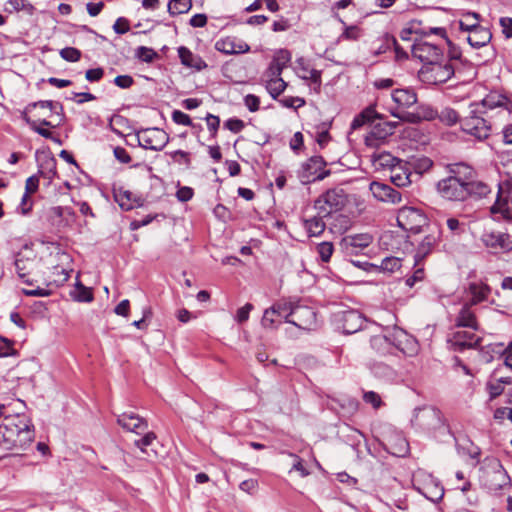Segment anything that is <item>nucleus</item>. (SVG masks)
I'll return each mask as SVG.
<instances>
[{"mask_svg": "<svg viewBox=\"0 0 512 512\" xmlns=\"http://www.w3.org/2000/svg\"><path fill=\"white\" fill-rule=\"evenodd\" d=\"M0 449L25 450L34 440V426L25 414L12 415L7 409L1 416Z\"/></svg>", "mask_w": 512, "mask_h": 512, "instance_id": "f257e3e1", "label": "nucleus"}, {"mask_svg": "<svg viewBox=\"0 0 512 512\" xmlns=\"http://www.w3.org/2000/svg\"><path fill=\"white\" fill-rule=\"evenodd\" d=\"M458 71L457 65L443 60L423 65L419 71L420 79L427 84L437 85L447 82Z\"/></svg>", "mask_w": 512, "mask_h": 512, "instance_id": "f03ea898", "label": "nucleus"}, {"mask_svg": "<svg viewBox=\"0 0 512 512\" xmlns=\"http://www.w3.org/2000/svg\"><path fill=\"white\" fill-rule=\"evenodd\" d=\"M347 195L341 188H333L323 193L314 203L315 209L321 216H330L344 208Z\"/></svg>", "mask_w": 512, "mask_h": 512, "instance_id": "7ed1b4c3", "label": "nucleus"}, {"mask_svg": "<svg viewBox=\"0 0 512 512\" xmlns=\"http://www.w3.org/2000/svg\"><path fill=\"white\" fill-rule=\"evenodd\" d=\"M481 113L477 108L471 109L469 115L460 120V125L463 132L478 140H485L490 136L492 127Z\"/></svg>", "mask_w": 512, "mask_h": 512, "instance_id": "20e7f679", "label": "nucleus"}, {"mask_svg": "<svg viewBox=\"0 0 512 512\" xmlns=\"http://www.w3.org/2000/svg\"><path fill=\"white\" fill-rule=\"evenodd\" d=\"M480 241L493 255L507 254L512 251V237L508 232L485 230Z\"/></svg>", "mask_w": 512, "mask_h": 512, "instance_id": "39448f33", "label": "nucleus"}, {"mask_svg": "<svg viewBox=\"0 0 512 512\" xmlns=\"http://www.w3.org/2000/svg\"><path fill=\"white\" fill-rule=\"evenodd\" d=\"M327 163L322 156L315 155L305 161L298 171V177L304 184L321 181L330 175L331 171L325 169Z\"/></svg>", "mask_w": 512, "mask_h": 512, "instance_id": "423d86ee", "label": "nucleus"}, {"mask_svg": "<svg viewBox=\"0 0 512 512\" xmlns=\"http://www.w3.org/2000/svg\"><path fill=\"white\" fill-rule=\"evenodd\" d=\"M397 223L404 231L417 234L427 225L428 219L426 215L417 208L403 207L398 212Z\"/></svg>", "mask_w": 512, "mask_h": 512, "instance_id": "0eeeda50", "label": "nucleus"}, {"mask_svg": "<svg viewBox=\"0 0 512 512\" xmlns=\"http://www.w3.org/2000/svg\"><path fill=\"white\" fill-rule=\"evenodd\" d=\"M137 143L144 149L161 151L169 142V135L159 128H146L136 131Z\"/></svg>", "mask_w": 512, "mask_h": 512, "instance_id": "6e6552de", "label": "nucleus"}, {"mask_svg": "<svg viewBox=\"0 0 512 512\" xmlns=\"http://www.w3.org/2000/svg\"><path fill=\"white\" fill-rule=\"evenodd\" d=\"M396 107L391 110V114L400 120H410L414 114L407 113L405 110L417 102V95L412 89H395L391 94Z\"/></svg>", "mask_w": 512, "mask_h": 512, "instance_id": "1a4fd4ad", "label": "nucleus"}, {"mask_svg": "<svg viewBox=\"0 0 512 512\" xmlns=\"http://www.w3.org/2000/svg\"><path fill=\"white\" fill-rule=\"evenodd\" d=\"M436 190L445 200L453 202L466 201L467 190L465 183L460 182L458 179L447 176L437 182Z\"/></svg>", "mask_w": 512, "mask_h": 512, "instance_id": "9d476101", "label": "nucleus"}, {"mask_svg": "<svg viewBox=\"0 0 512 512\" xmlns=\"http://www.w3.org/2000/svg\"><path fill=\"white\" fill-rule=\"evenodd\" d=\"M413 57L419 59L423 65L443 60L444 54L442 48L435 43H430L422 39H416L411 46Z\"/></svg>", "mask_w": 512, "mask_h": 512, "instance_id": "9b49d317", "label": "nucleus"}, {"mask_svg": "<svg viewBox=\"0 0 512 512\" xmlns=\"http://www.w3.org/2000/svg\"><path fill=\"white\" fill-rule=\"evenodd\" d=\"M511 185L509 182L499 183L494 204L490 207L491 214H500L506 222H512V208L509 206Z\"/></svg>", "mask_w": 512, "mask_h": 512, "instance_id": "f8f14e48", "label": "nucleus"}, {"mask_svg": "<svg viewBox=\"0 0 512 512\" xmlns=\"http://www.w3.org/2000/svg\"><path fill=\"white\" fill-rule=\"evenodd\" d=\"M338 327L342 329L344 334H353L362 329L364 318L362 314L356 310L341 311L335 315Z\"/></svg>", "mask_w": 512, "mask_h": 512, "instance_id": "ddd939ff", "label": "nucleus"}, {"mask_svg": "<svg viewBox=\"0 0 512 512\" xmlns=\"http://www.w3.org/2000/svg\"><path fill=\"white\" fill-rule=\"evenodd\" d=\"M481 338L474 332L458 330L452 332L448 338V343L455 351L462 352L465 349L475 348L479 345Z\"/></svg>", "mask_w": 512, "mask_h": 512, "instance_id": "4468645a", "label": "nucleus"}, {"mask_svg": "<svg viewBox=\"0 0 512 512\" xmlns=\"http://www.w3.org/2000/svg\"><path fill=\"white\" fill-rule=\"evenodd\" d=\"M392 346L398 349L400 352L407 355H413L417 351L416 340L405 333L401 328H394L390 332V338Z\"/></svg>", "mask_w": 512, "mask_h": 512, "instance_id": "2eb2a0df", "label": "nucleus"}, {"mask_svg": "<svg viewBox=\"0 0 512 512\" xmlns=\"http://www.w3.org/2000/svg\"><path fill=\"white\" fill-rule=\"evenodd\" d=\"M117 423L129 432L141 435L148 429L147 421L133 412H124L117 418Z\"/></svg>", "mask_w": 512, "mask_h": 512, "instance_id": "dca6fc26", "label": "nucleus"}, {"mask_svg": "<svg viewBox=\"0 0 512 512\" xmlns=\"http://www.w3.org/2000/svg\"><path fill=\"white\" fill-rule=\"evenodd\" d=\"M315 322L316 313L312 308L301 305L295 306L290 324L303 330H310Z\"/></svg>", "mask_w": 512, "mask_h": 512, "instance_id": "f3484780", "label": "nucleus"}, {"mask_svg": "<svg viewBox=\"0 0 512 512\" xmlns=\"http://www.w3.org/2000/svg\"><path fill=\"white\" fill-rule=\"evenodd\" d=\"M413 172L408 162L400 161L392 165L390 180L397 187H406L412 183Z\"/></svg>", "mask_w": 512, "mask_h": 512, "instance_id": "a211bd4d", "label": "nucleus"}, {"mask_svg": "<svg viewBox=\"0 0 512 512\" xmlns=\"http://www.w3.org/2000/svg\"><path fill=\"white\" fill-rule=\"evenodd\" d=\"M370 191L379 201L391 203H398L401 201V194L388 184L374 181L370 184Z\"/></svg>", "mask_w": 512, "mask_h": 512, "instance_id": "6ab92c4d", "label": "nucleus"}, {"mask_svg": "<svg viewBox=\"0 0 512 512\" xmlns=\"http://www.w3.org/2000/svg\"><path fill=\"white\" fill-rule=\"evenodd\" d=\"M215 49L226 55L246 53L250 50V46L243 41H236L235 37H225L216 41Z\"/></svg>", "mask_w": 512, "mask_h": 512, "instance_id": "aec40b11", "label": "nucleus"}, {"mask_svg": "<svg viewBox=\"0 0 512 512\" xmlns=\"http://www.w3.org/2000/svg\"><path fill=\"white\" fill-rule=\"evenodd\" d=\"M471 305L465 303L461 307L455 318V327L456 328H469L473 331H477L479 329L478 320L475 312L472 310Z\"/></svg>", "mask_w": 512, "mask_h": 512, "instance_id": "412c9836", "label": "nucleus"}, {"mask_svg": "<svg viewBox=\"0 0 512 512\" xmlns=\"http://www.w3.org/2000/svg\"><path fill=\"white\" fill-rule=\"evenodd\" d=\"M465 186L467 190L466 201L469 199L480 200L486 198L492 192V188L488 183L478 180L476 177L471 178L465 183Z\"/></svg>", "mask_w": 512, "mask_h": 512, "instance_id": "4be33fe9", "label": "nucleus"}, {"mask_svg": "<svg viewBox=\"0 0 512 512\" xmlns=\"http://www.w3.org/2000/svg\"><path fill=\"white\" fill-rule=\"evenodd\" d=\"M416 421L426 429H436L443 426L441 413L435 408L423 409L416 415Z\"/></svg>", "mask_w": 512, "mask_h": 512, "instance_id": "5701e85b", "label": "nucleus"}, {"mask_svg": "<svg viewBox=\"0 0 512 512\" xmlns=\"http://www.w3.org/2000/svg\"><path fill=\"white\" fill-rule=\"evenodd\" d=\"M449 177L458 179L460 182L467 183L471 178L477 176L476 170L464 162L452 163L447 165Z\"/></svg>", "mask_w": 512, "mask_h": 512, "instance_id": "b1692460", "label": "nucleus"}, {"mask_svg": "<svg viewBox=\"0 0 512 512\" xmlns=\"http://www.w3.org/2000/svg\"><path fill=\"white\" fill-rule=\"evenodd\" d=\"M295 306L296 305L291 302L273 304L264 311V322L270 324L271 320H268V315L276 314L280 318H283L286 323H290Z\"/></svg>", "mask_w": 512, "mask_h": 512, "instance_id": "393cba45", "label": "nucleus"}, {"mask_svg": "<svg viewBox=\"0 0 512 512\" xmlns=\"http://www.w3.org/2000/svg\"><path fill=\"white\" fill-rule=\"evenodd\" d=\"M456 448L459 454L468 456L470 459L476 460V463H479L481 449L467 435L456 439Z\"/></svg>", "mask_w": 512, "mask_h": 512, "instance_id": "a878e982", "label": "nucleus"}, {"mask_svg": "<svg viewBox=\"0 0 512 512\" xmlns=\"http://www.w3.org/2000/svg\"><path fill=\"white\" fill-rule=\"evenodd\" d=\"M178 56L181 64L186 67L195 68L198 71L207 67L206 62L199 55L193 54L192 51L185 46L178 48Z\"/></svg>", "mask_w": 512, "mask_h": 512, "instance_id": "bb28decb", "label": "nucleus"}, {"mask_svg": "<svg viewBox=\"0 0 512 512\" xmlns=\"http://www.w3.org/2000/svg\"><path fill=\"white\" fill-rule=\"evenodd\" d=\"M373 242V236L369 233H360L354 235H348L341 241V246L345 250L350 248H367Z\"/></svg>", "mask_w": 512, "mask_h": 512, "instance_id": "cd10ccee", "label": "nucleus"}, {"mask_svg": "<svg viewBox=\"0 0 512 512\" xmlns=\"http://www.w3.org/2000/svg\"><path fill=\"white\" fill-rule=\"evenodd\" d=\"M377 119H382V117L375 110V106L370 105L354 117V119L351 122L350 128L352 130H357L367 123H374V121Z\"/></svg>", "mask_w": 512, "mask_h": 512, "instance_id": "c85d7f7f", "label": "nucleus"}, {"mask_svg": "<svg viewBox=\"0 0 512 512\" xmlns=\"http://www.w3.org/2000/svg\"><path fill=\"white\" fill-rule=\"evenodd\" d=\"M396 128V123L393 122H382L373 125L369 136L366 138V141L369 142L373 140H384L388 136L394 133Z\"/></svg>", "mask_w": 512, "mask_h": 512, "instance_id": "c756f323", "label": "nucleus"}, {"mask_svg": "<svg viewBox=\"0 0 512 512\" xmlns=\"http://www.w3.org/2000/svg\"><path fill=\"white\" fill-rule=\"evenodd\" d=\"M492 39V33L488 28L480 27L476 28V30L469 34L467 37L468 43L473 48H481L485 45H487Z\"/></svg>", "mask_w": 512, "mask_h": 512, "instance_id": "7c9ffc66", "label": "nucleus"}, {"mask_svg": "<svg viewBox=\"0 0 512 512\" xmlns=\"http://www.w3.org/2000/svg\"><path fill=\"white\" fill-rule=\"evenodd\" d=\"M469 292L472 297L466 303L471 306H476L480 302L485 301L487 299L488 295L491 292V288L486 284L471 283L469 285Z\"/></svg>", "mask_w": 512, "mask_h": 512, "instance_id": "2f4dec72", "label": "nucleus"}, {"mask_svg": "<svg viewBox=\"0 0 512 512\" xmlns=\"http://www.w3.org/2000/svg\"><path fill=\"white\" fill-rule=\"evenodd\" d=\"M439 239V232H437L436 234L431 233L426 235L418 246L416 253V261H418V259L426 257L429 253H431V251L437 245Z\"/></svg>", "mask_w": 512, "mask_h": 512, "instance_id": "473e14b6", "label": "nucleus"}, {"mask_svg": "<svg viewBox=\"0 0 512 512\" xmlns=\"http://www.w3.org/2000/svg\"><path fill=\"white\" fill-rule=\"evenodd\" d=\"M368 368L375 377L380 379L392 380L396 377L394 368L383 362H371Z\"/></svg>", "mask_w": 512, "mask_h": 512, "instance_id": "72a5a7b5", "label": "nucleus"}, {"mask_svg": "<svg viewBox=\"0 0 512 512\" xmlns=\"http://www.w3.org/2000/svg\"><path fill=\"white\" fill-rule=\"evenodd\" d=\"M390 333L387 335H376L370 339V346L380 355H386L391 353L392 343Z\"/></svg>", "mask_w": 512, "mask_h": 512, "instance_id": "f704fd0d", "label": "nucleus"}, {"mask_svg": "<svg viewBox=\"0 0 512 512\" xmlns=\"http://www.w3.org/2000/svg\"><path fill=\"white\" fill-rule=\"evenodd\" d=\"M325 217L326 216H321L318 213L317 216L304 220V227L306 229L308 236H319L324 232L326 225L325 222L323 221V218Z\"/></svg>", "mask_w": 512, "mask_h": 512, "instance_id": "c9c22d12", "label": "nucleus"}, {"mask_svg": "<svg viewBox=\"0 0 512 512\" xmlns=\"http://www.w3.org/2000/svg\"><path fill=\"white\" fill-rule=\"evenodd\" d=\"M480 19V14L476 12H468L459 20V29L471 34L476 30V28L482 27L479 24Z\"/></svg>", "mask_w": 512, "mask_h": 512, "instance_id": "e433bc0d", "label": "nucleus"}, {"mask_svg": "<svg viewBox=\"0 0 512 512\" xmlns=\"http://www.w3.org/2000/svg\"><path fill=\"white\" fill-rule=\"evenodd\" d=\"M14 264L19 278L25 284L32 285V281L28 276L31 274L33 261L30 259L17 258Z\"/></svg>", "mask_w": 512, "mask_h": 512, "instance_id": "4c0bfd02", "label": "nucleus"}, {"mask_svg": "<svg viewBox=\"0 0 512 512\" xmlns=\"http://www.w3.org/2000/svg\"><path fill=\"white\" fill-rule=\"evenodd\" d=\"M192 8V0H170L168 12L171 16L187 13Z\"/></svg>", "mask_w": 512, "mask_h": 512, "instance_id": "58836bf2", "label": "nucleus"}, {"mask_svg": "<svg viewBox=\"0 0 512 512\" xmlns=\"http://www.w3.org/2000/svg\"><path fill=\"white\" fill-rule=\"evenodd\" d=\"M9 7H6V11L9 13L24 11L27 15H33L35 7L27 0H8Z\"/></svg>", "mask_w": 512, "mask_h": 512, "instance_id": "ea45409f", "label": "nucleus"}, {"mask_svg": "<svg viewBox=\"0 0 512 512\" xmlns=\"http://www.w3.org/2000/svg\"><path fill=\"white\" fill-rule=\"evenodd\" d=\"M287 83L282 78L268 79L267 90L273 99H277L286 89Z\"/></svg>", "mask_w": 512, "mask_h": 512, "instance_id": "a19ab883", "label": "nucleus"}, {"mask_svg": "<svg viewBox=\"0 0 512 512\" xmlns=\"http://www.w3.org/2000/svg\"><path fill=\"white\" fill-rule=\"evenodd\" d=\"M401 259L398 257H386L384 258L380 264H378V271L376 273L380 272H389L393 273L396 270L401 268Z\"/></svg>", "mask_w": 512, "mask_h": 512, "instance_id": "79ce46f5", "label": "nucleus"}, {"mask_svg": "<svg viewBox=\"0 0 512 512\" xmlns=\"http://www.w3.org/2000/svg\"><path fill=\"white\" fill-rule=\"evenodd\" d=\"M438 118L442 123L448 126H452L457 122H460V120L462 119L460 118L458 112L450 107L442 109L438 115Z\"/></svg>", "mask_w": 512, "mask_h": 512, "instance_id": "37998d69", "label": "nucleus"}, {"mask_svg": "<svg viewBox=\"0 0 512 512\" xmlns=\"http://www.w3.org/2000/svg\"><path fill=\"white\" fill-rule=\"evenodd\" d=\"M438 115H439L438 111L436 109H434L432 106L420 105L417 116L416 115L411 116L409 121H415L414 118H417L418 121L421 119L431 121V120L438 118Z\"/></svg>", "mask_w": 512, "mask_h": 512, "instance_id": "c03bdc74", "label": "nucleus"}, {"mask_svg": "<svg viewBox=\"0 0 512 512\" xmlns=\"http://www.w3.org/2000/svg\"><path fill=\"white\" fill-rule=\"evenodd\" d=\"M71 296L78 302H91L93 300L92 291L80 282L77 283L76 289L71 293Z\"/></svg>", "mask_w": 512, "mask_h": 512, "instance_id": "a18cd8bd", "label": "nucleus"}, {"mask_svg": "<svg viewBox=\"0 0 512 512\" xmlns=\"http://www.w3.org/2000/svg\"><path fill=\"white\" fill-rule=\"evenodd\" d=\"M409 165L411 167V170H415V173H413V177H418L423 172L429 170L433 166V161L427 157H422L415 160L413 163H409Z\"/></svg>", "mask_w": 512, "mask_h": 512, "instance_id": "49530a36", "label": "nucleus"}, {"mask_svg": "<svg viewBox=\"0 0 512 512\" xmlns=\"http://www.w3.org/2000/svg\"><path fill=\"white\" fill-rule=\"evenodd\" d=\"M135 56L143 62L151 63L158 57V54L152 48L139 46L135 51Z\"/></svg>", "mask_w": 512, "mask_h": 512, "instance_id": "de8ad7c7", "label": "nucleus"}, {"mask_svg": "<svg viewBox=\"0 0 512 512\" xmlns=\"http://www.w3.org/2000/svg\"><path fill=\"white\" fill-rule=\"evenodd\" d=\"M48 220L53 225L61 226L64 222L65 208L63 206H54L48 210Z\"/></svg>", "mask_w": 512, "mask_h": 512, "instance_id": "09e8293b", "label": "nucleus"}, {"mask_svg": "<svg viewBox=\"0 0 512 512\" xmlns=\"http://www.w3.org/2000/svg\"><path fill=\"white\" fill-rule=\"evenodd\" d=\"M387 45L394 48L397 61L408 59V53L397 43L394 36L387 34Z\"/></svg>", "mask_w": 512, "mask_h": 512, "instance_id": "8fccbe9b", "label": "nucleus"}, {"mask_svg": "<svg viewBox=\"0 0 512 512\" xmlns=\"http://www.w3.org/2000/svg\"><path fill=\"white\" fill-rule=\"evenodd\" d=\"M362 35V29L357 25L345 26L340 38L343 40L355 41Z\"/></svg>", "mask_w": 512, "mask_h": 512, "instance_id": "3c124183", "label": "nucleus"}, {"mask_svg": "<svg viewBox=\"0 0 512 512\" xmlns=\"http://www.w3.org/2000/svg\"><path fill=\"white\" fill-rule=\"evenodd\" d=\"M60 56L68 62H77L81 58V51L74 47H65L60 50Z\"/></svg>", "mask_w": 512, "mask_h": 512, "instance_id": "603ef678", "label": "nucleus"}, {"mask_svg": "<svg viewBox=\"0 0 512 512\" xmlns=\"http://www.w3.org/2000/svg\"><path fill=\"white\" fill-rule=\"evenodd\" d=\"M174 162L184 164L187 168L191 166L190 153L183 150H176L169 153Z\"/></svg>", "mask_w": 512, "mask_h": 512, "instance_id": "864d4df0", "label": "nucleus"}, {"mask_svg": "<svg viewBox=\"0 0 512 512\" xmlns=\"http://www.w3.org/2000/svg\"><path fill=\"white\" fill-rule=\"evenodd\" d=\"M59 107L60 112H56L57 114H63V105L58 102H53L52 100H39L36 102L29 103V108H48L51 111H54L56 107Z\"/></svg>", "mask_w": 512, "mask_h": 512, "instance_id": "5fc2aeb1", "label": "nucleus"}, {"mask_svg": "<svg viewBox=\"0 0 512 512\" xmlns=\"http://www.w3.org/2000/svg\"><path fill=\"white\" fill-rule=\"evenodd\" d=\"M333 245L331 242H322L317 246V251L323 262H328L333 254Z\"/></svg>", "mask_w": 512, "mask_h": 512, "instance_id": "6e6d98bb", "label": "nucleus"}, {"mask_svg": "<svg viewBox=\"0 0 512 512\" xmlns=\"http://www.w3.org/2000/svg\"><path fill=\"white\" fill-rule=\"evenodd\" d=\"M283 67L277 61H271L269 66L265 71V76L268 79H277L281 78V74L283 72Z\"/></svg>", "mask_w": 512, "mask_h": 512, "instance_id": "4d7b16f0", "label": "nucleus"}, {"mask_svg": "<svg viewBox=\"0 0 512 512\" xmlns=\"http://www.w3.org/2000/svg\"><path fill=\"white\" fill-rule=\"evenodd\" d=\"M363 400L365 403L371 404L374 409L380 408L383 404L380 395L374 391L364 392Z\"/></svg>", "mask_w": 512, "mask_h": 512, "instance_id": "13d9d810", "label": "nucleus"}, {"mask_svg": "<svg viewBox=\"0 0 512 512\" xmlns=\"http://www.w3.org/2000/svg\"><path fill=\"white\" fill-rule=\"evenodd\" d=\"M416 24V21H412L409 27L402 29L400 32V38L404 41H409L411 39V34L426 35L427 32L425 30H416Z\"/></svg>", "mask_w": 512, "mask_h": 512, "instance_id": "bf43d9fd", "label": "nucleus"}, {"mask_svg": "<svg viewBox=\"0 0 512 512\" xmlns=\"http://www.w3.org/2000/svg\"><path fill=\"white\" fill-rule=\"evenodd\" d=\"M143 434L144 436L135 440L134 444L136 447L140 448L142 452H145V448L152 444V442L156 439V435L154 432L146 431Z\"/></svg>", "mask_w": 512, "mask_h": 512, "instance_id": "052dcab7", "label": "nucleus"}, {"mask_svg": "<svg viewBox=\"0 0 512 512\" xmlns=\"http://www.w3.org/2000/svg\"><path fill=\"white\" fill-rule=\"evenodd\" d=\"M280 104L286 108H300L305 105V100L301 97H284L279 100Z\"/></svg>", "mask_w": 512, "mask_h": 512, "instance_id": "680f3d73", "label": "nucleus"}, {"mask_svg": "<svg viewBox=\"0 0 512 512\" xmlns=\"http://www.w3.org/2000/svg\"><path fill=\"white\" fill-rule=\"evenodd\" d=\"M172 120L176 124L184 125V126H194L190 116L180 110H174L172 112Z\"/></svg>", "mask_w": 512, "mask_h": 512, "instance_id": "e2e57ef3", "label": "nucleus"}, {"mask_svg": "<svg viewBox=\"0 0 512 512\" xmlns=\"http://www.w3.org/2000/svg\"><path fill=\"white\" fill-rule=\"evenodd\" d=\"M0 341L5 344V349L0 347V358L16 356L18 352L13 347V341L0 336Z\"/></svg>", "mask_w": 512, "mask_h": 512, "instance_id": "0e129e2a", "label": "nucleus"}, {"mask_svg": "<svg viewBox=\"0 0 512 512\" xmlns=\"http://www.w3.org/2000/svg\"><path fill=\"white\" fill-rule=\"evenodd\" d=\"M224 127L232 133H239L244 129L245 123L238 118H229L224 122Z\"/></svg>", "mask_w": 512, "mask_h": 512, "instance_id": "69168bd1", "label": "nucleus"}, {"mask_svg": "<svg viewBox=\"0 0 512 512\" xmlns=\"http://www.w3.org/2000/svg\"><path fill=\"white\" fill-rule=\"evenodd\" d=\"M205 120L207 122V127L211 133V136L216 137L220 126V118L216 115L208 113L207 116L205 117Z\"/></svg>", "mask_w": 512, "mask_h": 512, "instance_id": "338daca9", "label": "nucleus"}, {"mask_svg": "<svg viewBox=\"0 0 512 512\" xmlns=\"http://www.w3.org/2000/svg\"><path fill=\"white\" fill-rule=\"evenodd\" d=\"M57 161L56 159L51 156V157H46L45 159H43L40 164H39V170H46V171H50L52 173V175H57Z\"/></svg>", "mask_w": 512, "mask_h": 512, "instance_id": "774afa93", "label": "nucleus"}]
</instances>
